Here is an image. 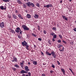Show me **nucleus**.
<instances>
[{
    "label": "nucleus",
    "instance_id": "f257e3e1",
    "mask_svg": "<svg viewBox=\"0 0 76 76\" xmlns=\"http://www.w3.org/2000/svg\"><path fill=\"white\" fill-rule=\"evenodd\" d=\"M22 44L23 45V46H26V49L28 50H29V48H28L29 46L28 45V43H27L26 41H24L23 42H22Z\"/></svg>",
    "mask_w": 76,
    "mask_h": 76
},
{
    "label": "nucleus",
    "instance_id": "f03ea898",
    "mask_svg": "<svg viewBox=\"0 0 76 76\" xmlns=\"http://www.w3.org/2000/svg\"><path fill=\"white\" fill-rule=\"evenodd\" d=\"M22 27L25 31H28L29 28L26 27V26L25 25H23Z\"/></svg>",
    "mask_w": 76,
    "mask_h": 76
},
{
    "label": "nucleus",
    "instance_id": "7ed1b4c3",
    "mask_svg": "<svg viewBox=\"0 0 76 76\" xmlns=\"http://www.w3.org/2000/svg\"><path fill=\"white\" fill-rule=\"evenodd\" d=\"M44 7H46L47 8H49V7H52V5L51 4H49L48 5H47L46 6L44 5Z\"/></svg>",
    "mask_w": 76,
    "mask_h": 76
},
{
    "label": "nucleus",
    "instance_id": "20e7f679",
    "mask_svg": "<svg viewBox=\"0 0 76 76\" xmlns=\"http://www.w3.org/2000/svg\"><path fill=\"white\" fill-rule=\"evenodd\" d=\"M25 68V70L26 71V72H29V69H28V66H26L24 67Z\"/></svg>",
    "mask_w": 76,
    "mask_h": 76
},
{
    "label": "nucleus",
    "instance_id": "39448f33",
    "mask_svg": "<svg viewBox=\"0 0 76 76\" xmlns=\"http://www.w3.org/2000/svg\"><path fill=\"white\" fill-rule=\"evenodd\" d=\"M62 17L64 20H66V21L68 20V19L66 17V16L65 15H62Z\"/></svg>",
    "mask_w": 76,
    "mask_h": 76
},
{
    "label": "nucleus",
    "instance_id": "423d86ee",
    "mask_svg": "<svg viewBox=\"0 0 76 76\" xmlns=\"http://www.w3.org/2000/svg\"><path fill=\"white\" fill-rule=\"evenodd\" d=\"M4 22H2L0 23V26L1 28H3L4 27Z\"/></svg>",
    "mask_w": 76,
    "mask_h": 76
},
{
    "label": "nucleus",
    "instance_id": "0eeeda50",
    "mask_svg": "<svg viewBox=\"0 0 76 76\" xmlns=\"http://www.w3.org/2000/svg\"><path fill=\"white\" fill-rule=\"evenodd\" d=\"M15 31L16 32H17V33H18V32H20V34H22V30H18L15 29Z\"/></svg>",
    "mask_w": 76,
    "mask_h": 76
},
{
    "label": "nucleus",
    "instance_id": "6e6552de",
    "mask_svg": "<svg viewBox=\"0 0 76 76\" xmlns=\"http://www.w3.org/2000/svg\"><path fill=\"white\" fill-rule=\"evenodd\" d=\"M27 5V6L29 7H31V3L30 2H28L27 3H26Z\"/></svg>",
    "mask_w": 76,
    "mask_h": 76
},
{
    "label": "nucleus",
    "instance_id": "1a4fd4ad",
    "mask_svg": "<svg viewBox=\"0 0 76 76\" xmlns=\"http://www.w3.org/2000/svg\"><path fill=\"white\" fill-rule=\"evenodd\" d=\"M28 72L25 71V70H22L20 71L21 74H23V73H28Z\"/></svg>",
    "mask_w": 76,
    "mask_h": 76
},
{
    "label": "nucleus",
    "instance_id": "9d476101",
    "mask_svg": "<svg viewBox=\"0 0 76 76\" xmlns=\"http://www.w3.org/2000/svg\"><path fill=\"white\" fill-rule=\"evenodd\" d=\"M12 15L13 18H14L15 19H17V16H16V15H15V14H12Z\"/></svg>",
    "mask_w": 76,
    "mask_h": 76
},
{
    "label": "nucleus",
    "instance_id": "9b49d317",
    "mask_svg": "<svg viewBox=\"0 0 76 76\" xmlns=\"http://www.w3.org/2000/svg\"><path fill=\"white\" fill-rule=\"evenodd\" d=\"M38 16H38V15L36 14H35L34 17L35 18L38 19Z\"/></svg>",
    "mask_w": 76,
    "mask_h": 76
},
{
    "label": "nucleus",
    "instance_id": "f8f14e48",
    "mask_svg": "<svg viewBox=\"0 0 76 76\" xmlns=\"http://www.w3.org/2000/svg\"><path fill=\"white\" fill-rule=\"evenodd\" d=\"M26 16L27 18H28L29 19L31 18V15H30V14H27L26 15Z\"/></svg>",
    "mask_w": 76,
    "mask_h": 76
},
{
    "label": "nucleus",
    "instance_id": "ddd939ff",
    "mask_svg": "<svg viewBox=\"0 0 76 76\" xmlns=\"http://www.w3.org/2000/svg\"><path fill=\"white\" fill-rule=\"evenodd\" d=\"M33 63L34 65H37V61H33Z\"/></svg>",
    "mask_w": 76,
    "mask_h": 76
},
{
    "label": "nucleus",
    "instance_id": "4468645a",
    "mask_svg": "<svg viewBox=\"0 0 76 76\" xmlns=\"http://www.w3.org/2000/svg\"><path fill=\"white\" fill-rule=\"evenodd\" d=\"M18 17L19 18H20V19H23V18L22 17L21 15H18Z\"/></svg>",
    "mask_w": 76,
    "mask_h": 76
},
{
    "label": "nucleus",
    "instance_id": "2eb2a0df",
    "mask_svg": "<svg viewBox=\"0 0 76 76\" xmlns=\"http://www.w3.org/2000/svg\"><path fill=\"white\" fill-rule=\"evenodd\" d=\"M46 54H47V55H48V56H51V54L49 53L48 52V51H46Z\"/></svg>",
    "mask_w": 76,
    "mask_h": 76
},
{
    "label": "nucleus",
    "instance_id": "dca6fc26",
    "mask_svg": "<svg viewBox=\"0 0 76 76\" xmlns=\"http://www.w3.org/2000/svg\"><path fill=\"white\" fill-rule=\"evenodd\" d=\"M62 72L64 74H65V71H64V69H63L62 68L61 69Z\"/></svg>",
    "mask_w": 76,
    "mask_h": 76
},
{
    "label": "nucleus",
    "instance_id": "f3484780",
    "mask_svg": "<svg viewBox=\"0 0 76 76\" xmlns=\"http://www.w3.org/2000/svg\"><path fill=\"white\" fill-rule=\"evenodd\" d=\"M2 1H4V2H9L10 1V0H2Z\"/></svg>",
    "mask_w": 76,
    "mask_h": 76
},
{
    "label": "nucleus",
    "instance_id": "a211bd4d",
    "mask_svg": "<svg viewBox=\"0 0 76 76\" xmlns=\"http://www.w3.org/2000/svg\"><path fill=\"white\" fill-rule=\"evenodd\" d=\"M55 34H55V33H54L52 32L50 33V35H52V36H54Z\"/></svg>",
    "mask_w": 76,
    "mask_h": 76
},
{
    "label": "nucleus",
    "instance_id": "6ab92c4d",
    "mask_svg": "<svg viewBox=\"0 0 76 76\" xmlns=\"http://www.w3.org/2000/svg\"><path fill=\"white\" fill-rule=\"evenodd\" d=\"M31 6L32 7H35V5L32 3H31Z\"/></svg>",
    "mask_w": 76,
    "mask_h": 76
},
{
    "label": "nucleus",
    "instance_id": "aec40b11",
    "mask_svg": "<svg viewBox=\"0 0 76 76\" xmlns=\"http://www.w3.org/2000/svg\"><path fill=\"white\" fill-rule=\"evenodd\" d=\"M0 8L1 10H4V7H3V6H0Z\"/></svg>",
    "mask_w": 76,
    "mask_h": 76
},
{
    "label": "nucleus",
    "instance_id": "412c9836",
    "mask_svg": "<svg viewBox=\"0 0 76 76\" xmlns=\"http://www.w3.org/2000/svg\"><path fill=\"white\" fill-rule=\"evenodd\" d=\"M23 7L24 8H26V4H23Z\"/></svg>",
    "mask_w": 76,
    "mask_h": 76
},
{
    "label": "nucleus",
    "instance_id": "4be33fe9",
    "mask_svg": "<svg viewBox=\"0 0 76 76\" xmlns=\"http://www.w3.org/2000/svg\"><path fill=\"white\" fill-rule=\"evenodd\" d=\"M13 59L16 62L17 61V58H16L14 57L13 58Z\"/></svg>",
    "mask_w": 76,
    "mask_h": 76
},
{
    "label": "nucleus",
    "instance_id": "5701e85b",
    "mask_svg": "<svg viewBox=\"0 0 76 76\" xmlns=\"http://www.w3.org/2000/svg\"><path fill=\"white\" fill-rule=\"evenodd\" d=\"M56 38H57V35H56V34L54 35V36H53V38L54 39H56Z\"/></svg>",
    "mask_w": 76,
    "mask_h": 76
},
{
    "label": "nucleus",
    "instance_id": "b1692460",
    "mask_svg": "<svg viewBox=\"0 0 76 76\" xmlns=\"http://www.w3.org/2000/svg\"><path fill=\"white\" fill-rule=\"evenodd\" d=\"M14 66L15 67H16V68H19V66L18 65H17L16 64H15L14 65Z\"/></svg>",
    "mask_w": 76,
    "mask_h": 76
},
{
    "label": "nucleus",
    "instance_id": "393cba45",
    "mask_svg": "<svg viewBox=\"0 0 76 76\" xmlns=\"http://www.w3.org/2000/svg\"><path fill=\"white\" fill-rule=\"evenodd\" d=\"M12 70H13V71H15L16 70V68H15L14 67H12Z\"/></svg>",
    "mask_w": 76,
    "mask_h": 76
},
{
    "label": "nucleus",
    "instance_id": "a878e982",
    "mask_svg": "<svg viewBox=\"0 0 76 76\" xmlns=\"http://www.w3.org/2000/svg\"><path fill=\"white\" fill-rule=\"evenodd\" d=\"M31 34L33 36H34L35 37H37V35L34 34V33H32Z\"/></svg>",
    "mask_w": 76,
    "mask_h": 76
},
{
    "label": "nucleus",
    "instance_id": "bb28decb",
    "mask_svg": "<svg viewBox=\"0 0 76 76\" xmlns=\"http://www.w3.org/2000/svg\"><path fill=\"white\" fill-rule=\"evenodd\" d=\"M18 3L19 4H22V2H21V1L19 0H18Z\"/></svg>",
    "mask_w": 76,
    "mask_h": 76
},
{
    "label": "nucleus",
    "instance_id": "cd10ccee",
    "mask_svg": "<svg viewBox=\"0 0 76 76\" xmlns=\"http://www.w3.org/2000/svg\"><path fill=\"white\" fill-rule=\"evenodd\" d=\"M51 55H52V56H53V55H54L55 54V52L54 51H52L51 52Z\"/></svg>",
    "mask_w": 76,
    "mask_h": 76
},
{
    "label": "nucleus",
    "instance_id": "c85d7f7f",
    "mask_svg": "<svg viewBox=\"0 0 76 76\" xmlns=\"http://www.w3.org/2000/svg\"><path fill=\"white\" fill-rule=\"evenodd\" d=\"M36 6H37L38 7H40V6H39V3H37L36 4Z\"/></svg>",
    "mask_w": 76,
    "mask_h": 76
},
{
    "label": "nucleus",
    "instance_id": "c756f323",
    "mask_svg": "<svg viewBox=\"0 0 76 76\" xmlns=\"http://www.w3.org/2000/svg\"><path fill=\"white\" fill-rule=\"evenodd\" d=\"M53 57L54 58H55L56 57V54H55L54 55H53Z\"/></svg>",
    "mask_w": 76,
    "mask_h": 76
},
{
    "label": "nucleus",
    "instance_id": "7c9ffc66",
    "mask_svg": "<svg viewBox=\"0 0 76 76\" xmlns=\"http://www.w3.org/2000/svg\"><path fill=\"white\" fill-rule=\"evenodd\" d=\"M11 32L12 34H15V31H13V30H11Z\"/></svg>",
    "mask_w": 76,
    "mask_h": 76
},
{
    "label": "nucleus",
    "instance_id": "2f4dec72",
    "mask_svg": "<svg viewBox=\"0 0 76 76\" xmlns=\"http://www.w3.org/2000/svg\"><path fill=\"white\" fill-rule=\"evenodd\" d=\"M23 64H24L23 63H21L20 64V66H22V67H23Z\"/></svg>",
    "mask_w": 76,
    "mask_h": 76
},
{
    "label": "nucleus",
    "instance_id": "473e14b6",
    "mask_svg": "<svg viewBox=\"0 0 76 76\" xmlns=\"http://www.w3.org/2000/svg\"><path fill=\"white\" fill-rule=\"evenodd\" d=\"M59 50H60V51L61 52H62V51H64V48L63 49V48H62V49H61H61H60V48L59 49Z\"/></svg>",
    "mask_w": 76,
    "mask_h": 76
},
{
    "label": "nucleus",
    "instance_id": "72a5a7b5",
    "mask_svg": "<svg viewBox=\"0 0 76 76\" xmlns=\"http://www.w3.org/2000/svg\"><path fill=\"white\" fill-rule=\"evenodd\" d=\"M52 29L55 31H56V28L55 27H53L52 28Z\"/></svg>",
    "mask_w": 76,
    "mask_h": 76
},
{
    "label": "nucleus",
    "instance_id": "f704fd0d",
    "mask_svg": "<svg viewBox=\"0 0 76 76\" xmlns=\"http://www.w3.org/2000/svg\"><path fill=\"white\" fill-rule=\"evenodd\" d=\"M43 33L44 34H47V31H46L45 30H44Z\"/></svg>",
    "mask_w": 76,
    "mask_h": 76
},
{
    "label": "nucleus",
    "instance_id": "c9c22d12",
    "mask_svg": "<svg viewBox=\"0 0 76 76\" xmlns=\"http://www.w3.org/2000/svg\"><path fill=\"white\" fill-rule=\"evenodd\" d=\"M18 38L21 39L22 38V37L20 35H18Z\"/></svg>",
    "mask_w": 76,
    "mask_h": 76
},
{
    "label": "nucleus",
    "instance_id": "e433bc0d",
    "mask_svg": "<svg viewBox=\"0 0 76 76\" xmlns=\"http://www.w3.org/2000/svg\"><path fill=\"white\" fill-rule=\"evenodd\" d=\"M8 18L9 19H10V18H11V15H8Z\"/></svg>",
    "mask_w": 76,
    "mask_h": 76
},
{
    "label": "nucleus",
    "instance_id": "4c0bfd02",
    "mask_svg": "<svg viewBox=\"0 0 76 76\" xmlns=\"http://www.w3.org/2000/svg\"><path fill=\"white\" fill-rule=\"evenodd\" d=\"M58 48H61V45H58Z\"/></svg>",
    "mask_w": 76,
    "mask_h": 76
},
{
    "label": "nucleus",
    "instance_id": "58836bf2",
    "mask_svg": "<svg viewBox=\"0 0 76 76\" xmlns=\"http://www.w3.org/2000/svg\"><path fill=\"white\" fill-rule=\"evenodd\" d=\"M51 67H53V68H55V66L53 64H52V66H51Z\"/></svg>",
    "mask_w": 76,
    "mask_h": 76
},
{
    "label": "nucleus",
    "instance_id": "ea45409f",
    "mask_svg": "<svg viewBox=\"0 0 76 76\" xmlns=\"http://www.w3.org/2000/svg\"><path fill=\"white\" fill-rule=\"evenodd\" d=\"M63 42H64V44H67V43H66V42L64 41V40H63Z\"/></svg>",
    "mask_w": 76,
    "mask_h": 76
},
{
    "label": "nucleus",
    "instance_id": "a19ab883",
    "mask_svg": "<svg viewBox=\"0 0 76 76\" xmlns=\"http://www.w3.org/2000/svg\"><path fill=\"white\" fill-rule=\"evenodd\" d=\"M59 38H62V36H61V35H59Z\"/></svg>",
    "mask_w": 76,
    "mask_h": 76
},
{
    "label": "nucleus",
    "instance_id": "79ce46f5",
    "mask_svg": "<svg viewBox=\"0 0 76 76\" xmlns=\"http://www.w3.org/2000/svg\"><path fill=\"white\" fill-rule=\"evenodd\" d=\"M61 40L60 39H59L58 41V42L59 43H60L61 42Z\"/></svg>",
    "mask_w": 76,
    "mask_h": 76
},
{
    "label": "nucleus",
    "instance_id": "37998d69",
    "mask_svg": "<svg viewBox=\"0 0 76 76\" xmlns=\"http://www.w3.org/2000/svg\"><path fill=\"white\" fill-rule=\"evenodd\" d=\"M16 29V30H20V29L19 27H17Z\"/></svg>",
    "mask_w": 76,
    "mask_h": 76
},
{
    "label": "nucleus",
    "instance_id": "c03bdc74",
    "mask_svg": "<svg viewBox=\"0 0 76 76\" xmlns=\"http://www.w3.org/2000/svg\"><path fill=\"white\" fill-rule=\"evenodd\" d=\"M28 75H29L28 76H31V72H28Z\"/></svg>",
    "mask_w": 76,
    "mask_h": 76
},
{
    "label": "nucleus",
    "instance_id": "a18cd8bd",
    "mask_svg": "<svg viewBox=\"0 0 76 76\" xmlns=\"http://www.w3.org/2000/svg\"><path fill=\"white\" fill-rule=\"evenodd\" d=\"M57 63H58V65H60V62H59V61H57Z\"/></svg>",
    "mask_w": 76,
    "mask_h": 76
},
{
    "label": "nucleus",
    "instance_id": "49530a36",
    "mask_svg": "<svg viewBox=\"0 0 76 76\" xmlns=\"http://www.w3.org/2000/svg\"><path fill=\"white\" fill-rule=\"evenodd\" d=\"M38 39L39 41H41L42 40V39L41 38H38Z\"/></svg>",
    "mask_w": 76,
    "mask_h": 76
},
{
    "label": "nucleus",
    "instance_id": "de8ad7c7",
    "mask_svg": "<svg viewBox=\"0 0 76 76\" xmlns=\"http://www.w3.org/2000/svg\"><path fill=\"white\" fill-rule=\"evenodd\" d=\"M73 30H74V31L75 32H76V28H73Z\"/></svg>",
    "mask_w": 76,
    "mask_h": 76
},
{
    "label": "nucleus",
    "instance_id": "09e8293b",
    "mask_svg": "<svg viewBox=\"0 0 76 76\" xmlns=\"http://www.w3.org/2000/svg\"><path fill=\"white\" fill-rule=\"evenodd\" d=\"M42 76H45V75L44 74H42Z\"/></svg>",
    "mask_w": 76,
    "mask_h": 76
},
{
    "label": "nucleus",
    "instance_id": "8fccbe9b",
    "mask_svg": "<svg viewBox=\"0 0 76 76\" xmlns=\"http://www.w3.org/2000/svg\"><path fill=\"white\" fill-rule=\"evenodd\" d=\"M41 55L42 56H44V53L42 52H41Z\"/></svg>",
    "mask_w": 76,
    "mask_h": 76
},
{
    "label": "nucleus",
    "instance_id": "3c124183",
    "mask_svg": "<svg viewBox=\"0 0 76 76\" xmlns=\"http://www.w3.org/2000/svg\"><path fill=\"white\" fill-rule=\"evenodd\" d=\"M50 73H53V71H50Z\"/></svg>",
    "mask_w": 76,
    "mask_h": 76
},
{
    "label": "nucleus",
    "instance_id": "603ef678",
    "mask_svg": "<svg viewBox=\"0 0 76 76\" xmlns=\"http://www.w3.org/2000/svg\"><path fill=\"white\" fill-rule=\"evenodd\" d=\"M52 41L54 42V41H55V39H54L53 38L52 39Z\"/></svg>",
    "mask_w": 76,
    "mask_h": 76
},
{
    "label": "nucleus",
    "instance_id": "864d4df0",
    "mask_svg": "<svg viewBox=\"0 0 76 76\" xmlns=\"http://www.w3.org/2000/svg\"><path fill=\"white\" fill-rule=\"evenodd\" d=\"M15 12L16 13H18V11L17 10H15Z\"/></svg>",
    "mask_w": 76,
    "mask_h": 76
},
{
    "label": "nucleus",
    "instance_id": "5fc2aeb1",
    "mask_svg": "<svg viewBox=\"0 0 76 76\" xmlns=\"http://www.w3.org/2000/svg\"><path fill=\"white\" fill-rule=\"evenodd\" d=\"M4 10H6V7H5L4 8Z\"/></svg>",
    "mask_w": 76,
    "mask_h": 76
},
{
    "label": "nucleus",
    "instance_id": "6e6d98bb",
    "mask_svg": "<svg viewBox=\"0 0 76 76\" xmlns=\"http://www.w3.org/2000/svg\"><path fill=\"white\" fill-rule=\"evenodd\" d=\"M48 42L49 44H50V45H51V42H50V41H48Z\"/></svg>",
    "mask_w": 76,
    "mask_h": 76
},
{
    "label": "nucleus",
    "instance_id": "4d7b16f0",
    "mask_svg": "<svg viewBox=\"0 0 76 76\" xmlns=\"http://www.w3.org/2000/svg\"><path fill=\"white\" fill-rule=\"evenodd\" d=\"M69 70H70V71H71V72L72 71V69H71L70 68H69Z\"/></svg>",
    "mask_w": 76,
    "mask_h": 76
},
{
    "label": "nucleus",
    "instance_id": "13d9d810",
    "mask_svg": "<svg viewBox=\"0 0 76 76\" xmlns=\"http://www.w3.org/2000/svg\"><path fill=\"white\" fill-rule=\"evenodd\" d=\"M22 76H25V74H22Z\"/></svg>",
    "mask_w": 76,
    "mask_h": 76
},
{
    "label": "nucleus",
    "instance_id": "bf43d9fd",
    "mask_svg": "<svg viewBox=\"0 0 76 76\" xmlns=\"http://www.w3.org/2000/svg\"><path fill=\"white\" fill-rule=\"evenodd\" d=\"M61 47H62V48H63V49L64 48V47H63V46L62 45H61Z\"/></svg>",
    "mask_w": 76,
    "mask_h": 76
},
{
    "label": "nucleus",
    "instance_id": "052dcab7",
    "mask_svg": "<svg viewBox=\"0 0 76 76\" xmlns=\"http://www.w3.org/2000/svg\"><path fill=\"white\" fill-rule=\"evenodd\" d=\"M28 65H30V64H31V63H30V62H28Z\"/></svg>",
    "mask_w": 76,
    "mask_h": 76
},
{
    "label": "nucleus",
    "instance_id": "680f3d73",
    "mask_svg": "<svg viewBox=\"0 0 76 76\" xmlns=\"http://www.w3.org/2000/svg\"><path fill=\"white\" fill-rule=\"evenodd\" d=\"M71 72L72 73V74L73 75L74 74V73H73V71Z\"/></svg>",
    "mask_w": 76,
    "mask_h": 76
},
{
    "label": "nucleus",
    "instance_id": "e2e57ef3",
    "mask_svg": "<svg viewBox=\"0 0 76 76\" xmlns=\"http://www.w3.org/2000/svg\"><path fill=\"white\" fill-rule=\"evenodd\" d=\"M22 63H24V62H25V61H22Z\"/></svg>",
    "mask_w": 76,
    "mask_h": 76
},
{
    "label": "nucleus",
    "instance_id": "0e129e2a",
    "mask_svg": "<svg viewBox=\"0 0 76 76\" xmlns=\"http://www.w3.org/2000/svg\"><path fill=\"white\" fill-rule=\"evenodd\" d=\"M62 2H63V1H60V3H62Z\"/></svg>",
    "mask_w": 76,
    "mask_h": 76
},
{
    "label": "nucleus",
    "instance_id": "69168bd1",
    "mask_svg": "<svg viewBox=\"0 0 76 76\" xmlns=\"http://www.w3.org/2000/svg\"><path fill=\"white\" fill-rule=\"evenodd\" d=\"M15 60H12V62H14V61H15Z\"/></svg>",
    "mask_w": 76,
    "mask_h": 76
},
{
    "label": "nucleus",
    "instance_id": "338daca9",
    "mask_svg": "<svg viewBox=\"0 0 76 76\" xmlns=\"http://www.w3.org/2000/svg\"><path fill=\"white\" fill-rule=\"evenodd\" d=\"M43 64L44 66V65H45V64H44V63H43Z\"/></svg>",
    "mask_w": 76,
    "mask_h": 76
},
{
    "label": "nucleus",
    "instance_id": "774afa93",
    "mask_svg": "<svg viewBox=\"0 0 76 76\" xmlns=\"http://www.w3.org/2000/svg\"><path fill=\"white\" fill-rule=\"evenodd\" d=\"M26 76H29V75H26Z\"/></svg>",
    "mask_w": 76,
    "mask_h": 76
}]
</instances>
